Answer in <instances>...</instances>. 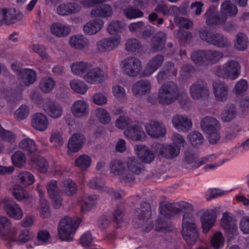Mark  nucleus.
<instances>
[{
    "label": "nucleus",
    "mask_w": 249,
    "mask_h": 249,
    "mask_svg": "<svg viewBox=\"0 0 249 249\" xmlns=\"http://www.w3.org/2000/svg\"><path fill=\"white\" fill-rule=\"evenodd\" d=\"M237 7L230 0L223 2L220 6V15H218L217 7L212 5L207 10L204 17L208 25H223L228 18L236 16Z\"/></svg>",
    "instance_id": "1"
},
{
    "label": "nucleus",
    "mask_w": 249,
    "mask_h": 249,
    "mask_svg": "<svg viewBox=\"0 0 249 249\" xmlns=\"http://www.w3.org/2000/svg\"><path fill=\"white\" fill-rule=\"evenodd\" d=\"M80 223V219L76 217L67 216L62 218L58 226V235L61 240L72 241Z\"/></svg>",
    "instance_id": "2"
},
{
    "label": "nucleus",
    "mask_w": 249,
    "mask_h": 249,
    "mask_svg": "<svg viewBox=\"0 0 249 249\" xmlns=\"http://www.w3.org/2000/svg\"><path fill=\"white\" fill-rule=\"evenodd\" d=\"M36 92L32 91L30 97L50 117L53 119L60 118L63 114V109L60 104L50 98H38L36 99Z\"/></svg>",
    "instance_id": "3"
},
{
    "label": "nucleus",
    "mask_w": 249,
    "mask_h": 249,
    "mask_svg": "<svg viewBox=\"0 0 249 249\" xmlns=\"http://www.w3.org/2000/svg\"><path fill=\"white\" fill-rule=\"evenodd\" d=\"M182 235L185 240L190 245L194 244L198 238L197 225L193 215L185 213L182 222Z\"/></svg>",
    "instance_id": "4"
},
{
    "label": "nucleus",
    "mask_w": 249,
    "mask_h": 249,
    "mask_svg": "<svg viewBox=\"0 0 249 249\" xmlns=\"http://www.w3.org/2000/svg\"><path fill=\"white\" fill-rule=\"evenodd\" d=\"M223 53L214 50L197 51L193 52L192 60L199 66L213 65L218 62L223 57Z\"/></svg>",
    "instance_id": "5"
},
{
    "label": "nucleus",
    "mask_w": 249,
    "mask_h": 249,
    "mask_svg": "<svg viewBox=\"0 0 249 249\" xmlns=\"http://www.w3.org/2000/svg\"><path fill=\"white\" fill-rule=\"evenodd\" d=\"M179 96L177 85L173 82L163 84L158 93V102L162 105H169L174 102Z\"/></svg>",
    "instance_id": "6"
},
{
    "label": "nucleus",
    "mask_w": 249,
    "mask_h": 249,
    "mask_svg": "<svg viewBox=\"0 0 249 249\" xmlns=\"http://www.w3.org/2000/svg\"><path fill=\"white\" fill-rule=\"evenodd\" d=\"M240 70L239 63L235 60H230L223 65L216 67L214 69V72L219 77L233 80L239 76Z\"/></svg>",
    "instance_id": "7"
},
{
    "label": "nucleus",
    "mask_w": 249,
    "mask_h": 249,
    "mask_svg": "<svg viewBox=\"0 0 249 249\" xmlns=\"http://www.w3.org/2000/svg\"><path fill=\"white\" fill-rule=\"evenodd\" d=\"M199 36L203 40L218 48L229 47L231 42L223 35L220 33H211L206 28L199 30Z\"/></svg>",
    "instance_id": "8"
},
{
    "label": "nucleus",
    "mask_w": 249,
    "mask_h": 249,
    "mask_svg": "<svg viewBox=\"0 0 249 249\" xmlns=\"http://www.w3.org/2000/svg\"><path fill=\"white\" fill-rule=\"evenodd\" d=\"M197 156L196 153L191 151L187 150L185 152L183 160V166L189 170L196 169L205 163L212 161L216 159L215 154L206 156L197 161Z\"/></svg>",
    "instance_id": "9"
},
{
    "label": "nucleus",
    "mask_w": 249,
    "mask_h": 249,
    "mask_svg": "<svg viewBox=\"0 0 249 249\" xmlns=\"http://www.w3.org/2000/svg\"><path fill=\"white\" fill-rule=\"evenodd\" d=\"M183 211L192 212L194 207L191 203L180 201L174 204H167L160 207V212L162 215L167 218L178 214Z\"/></svg>",
    "instance_id": "10"
},
{
    "label": "nucleus",
    "mask_w": 249,
    "mask_h": 249,
    "mask_svg": "<svg viewBox=\"0 0 249 249\" xmlns=\"http://www.w3.org/2000/svg\"><path fill=\"white\" fill-rule=\"evenodd\" d=\"M109 170L110 173L124 183L130 182L134 180V176L127 173L125 164L120 160L112 161L109 165Z\"/></svg>",
    "instance_id": "11"
},
{
    "label": "nucleus",
    "mask_w": 249,
    "mask_h": 249,
    "mask_svg": "<svg viewBox=\"0 0 249 249\" xmlns=\"http://www.w3.org/2000/svg\"><path fill=\"white\" fill-rule=\"evenodd\" d=\"M120 68L125 74L134 77L137 76L142 71V64L139 59L128 57L121 61Z\"/></svg>",
    "instance_id": "12"
},
{
    "label": "nucleus",
    "mask_w": 249,
    "mask_h": 249,
    "mask_svg": "<svg viewBox=\"0 0 249 249\" xmlns=\"http://www.w3.org/2000/svg\"><path fill=\"white\" fill-rule=\"evenodd\" d=\"M87 84L95 85L102 84L107 79V74L101 68L93 67L92 64L82 78Z\"/></svg>",
    "instance_id": "13"
},
{
    "label": "nucleus",
    "mask_w": 249,
    "mask_h": 249,
    "mask_svg": "<svg viewBox=\"0 0 249 249\" xmlns=\"http://www.w3.org/2000/svg\"><path fill=\"white\" fill-rule=\"evenodd\" d=\"M122 42V37L120 35L104 38L97 42L96 48L100 53L110 52L118 48Z\"/></svg>",
    "instance_id": "14"
},
{
    "label": "nucleus",
    "mask_w": 249,
    "mask_h": 249,
    "mask_svg": "<svg viewBox=\"0 0 249 249\" xmlns=\"http://www.w3.org/2000/svg\"><path fill=\"white\" fill-rule=\"evenodd\" d=\"M189 93L194 100H204L210 97V91L206 84L197 82L192 85L189 89Z\"/></svg>",
    "instance_id": "15"
},
{
    "label": "nucleus",
    "mask_w": 249,
    "mask_h": 249,
    "mask_svg": "<svg viewBox=\"0 0 249 249\" xmlns=\"http://www.w3.org/2000/svg\"><path fill=\"white\" fill-rule=\"evenodd\" d=\"M147 134L152 138L163 137L166 133L165 125L160 121L151 120L145 125Z\"/></svg>",
    "instance_id": "16"
},
{
    "label": "nucleus",
    "mask_w": 249,
    "mask_h": 249,
    "mask_svg": "<svg viewBox=\"0 0 249 249\" xmlns=\"http://www.w3.org/2000/svg\"><path fill=\"white\" fill-rule=\"evenodd\" d=\"M125 138L133 141L143 142L146 139V135L139 123L128 126L124 131Z\"/></svg>",
    "instance_id": "17"
},
{
    "label": "nucleus",
    "mask_w": 249,
    "mask_h": 249,
    "mask_svg": "<svg viewBox=\"0 0 249 249\" xmlns=\"http://www.w3.org/2000/svg\"><path fill=\"white\" fill-rule=\"evenodd\" d=\"M81 10V5L76 2H65L58 5L55 12L56 14L61 17H67L76 14Z\"/></svg>",
    "instance_id": "18"
},
{
    "label": "nucleus",
    "mask_w": 249,
    "mask_h": 249,
    "mask_svg": "<svg viewBox=\"0 0 249 249\" xmlns=\"http://www.w3.org/2000/svg\"><path fill=\"white\" fill-rule=\"evenodd\" d=\"M171 122L175 128L183 132H188L193 127L191 118L186 115L177 114L172 117Z\"/></svg>",
    "instance_id": "19"
},
{
    "label": "nucleus",
    "mask_w": 249,
    "mask_h": 249,
    "mask_svg": "<svg viewBox=\"0 0 249 249\" xmlns=\"http://www.w3.org/2000/svg\"><path fill=\"white\" fill-rule=\"evenodd\" d=\"M69 44L72 48L87 52L89 50V39L81 34L71 36L69 39Z\"/></svg>",
    "instance_id": "20"
},
{
    "label": "nucleus",
    "mask_w": 249,
    "mask_h": 249,
    "mask_svg": "<svg viewBox=\"0 0 249 249\" xmlns=\"http://www.w3.org/2000/svg\"><path fill=\"white\" fill-rule=\"evenodd\" d=\"M213 92L216 100L219 102L227 101L229 95V88L224 82L215 81L212 84Z\"/></svg>",
    "instance_id": "21"
},
{
    "label": "nucleus",
    "mask_w": 249,
    "mask_h": 249,
    "mask_svg": "<svg viewBox=\"0 0 249 249\" xmlns=\"http://www.w3.org/2000/svg\"><path fill=\"white\" fill-rule=\"evenodd\" d=\"M74 116L79 118L87 117L89 113V106L87 102L78 100L73 103L71 108Z\"/></svg>",
    "instance_id": "22"
},
{
    "label": "nucleus",
    "mask_w": 249,
    "mask_h": 249,
    "mask_svg": "<svg viewBox=\"0 0 249 249\" xmlns=\"http://www.w3.org/2000/svg\"><path fill=\"white\" fill-rule=\"evenodd\" d=\"M221 227L228 234H235L238 231L236 220L232 214L228 212L223 213L221 219Z\"/></svg>",
    "instance_id": "23"
},
{
    "label": "nucleus",
    "mask_w": 249,
    "mask_h": 249,
    "mask_svg": "<svg viewBox=\"0 0 249 249\" xmlns=\"http://www.w3.org/2000/svg\"><path fill=\"white\" fill-rule=\"evenodd\" d=\"M128 4L127 1L121 0L115 3L114 6L123 9L125 17L129 19L141 18L143 16V13L141 10L129 6L125 9L124 8Z\"/></svg>",
    "instance_id": "24"
},
{
    "label": "nucleus",
    "mask_w": 249,
    "mask_h": 249,
    "mask_svg": "<svg viewBox=\"0 0 249 249\" xmlns=\"http://www.w3.org/2000/svg\"><path fill=\"white\" fill-rule=\"evenodd\" d=\"M23 187L19 184L14 185L12 190V195L18 201L23 202L26 204H31L34 200V197L24 189Z\"/></svg>",
    "instance_id": "25"
},
{
    "label": "nucleus",
    "mask_w": 249,
    "mask_h": 249,
    "mask_svg": "<svg viewBox=\"0 0 249 249\" xmlns=\"http://www.w3.org/2000/svg\"><path fill=\"white\" fill-rule=\"evenodd\" d=\"M104 25V21L99 18L92 19L83 26V31L88 36H93L99 33Z\"/></svg>",
    "instance_id": "26"
},
{
    "label": "nucleus",
    "mask_w": 249,
    "mask_h": 249,
    "mask_svg": "<svg viewBox=\"0 0 249 249\" xmlns=\"http://www.w3.org/2000/svg\"><path fill=\"white\" fill-rule=\"evenodd\" d=\"M134 150L137 157L144 162L150 163L155 159L154 151L144 144H136Z\"/></svg>",
    "instance_id": "27"
},
{
    "label": "nucleus",
    "mask_w": 249,
    "mask_h": 249,
    "mask_svg": "<svg viewBox=\"0 0 249 249\" xmlns=\"http://www.w3.org/2000/svg\"><path fill=\"white\" fill-rule=\"evenodd\" d=\"M134 223L139 227L144 223L151 217L150 206L149 204L144 202L142 204L141 208L137 210L135 213Z\"/></svg>",
    "instance_id": "28"
},
{
    "label": "nucleus",
    "mask_w": 249,
    "mask_h": 249,
    "mask_svg": "<svg viewBox=\"0 0 249 249\" xmlns=\"http://www.w3.org/2000/svg\"><path fill=\"white\" fill-rule=\"evenodd\" d=\"M86 138L81 133L73 134L69 139L67 147L68 149L73 153L79 151L85 143Z\"/></svg>",
    "instance_id": "29"
},
{
    "label": "nucleus",
    "mask_w": 249,
    "mask_h": 249,
    "mask_svg": "<svg viewBox=\"0 0 249 249\" xmlns=\"http://www.w3.org/2000/svg\"><path fill=\"white\" fill-rule=\"evenodd\" d=\"M4 208L6 213L16 220L20 219L23 215L22 210L16 202L4 200Z\"/></svg>",
    "instance_id": "30"
},
{
    "label": "nucleus",
    "mask_w": 249,
    "mask_h": 249,
    "mask_svg": "<svg viewBox=\"0 0 249 249\" xmlns=\"http://www.w3.org/2000/svg\"><path fill=\"white\" fill-rule=\"evenodd\" d=\"M31 125L34 128L39 131L46 130L49 126L47 117L41 113L35 114L32 118Z\"/></svg>",
    "instance_id": "31"
},
{
    "label": "nucleus",
    "mask_w": 249,
    "mask_h": 249,
    "mask_svg": "<svg viewBox=\"0 0 249 249\" xmlns=\"http://www.w3.org/2000/svg\"><path fill=\"white\" fill-rule=\"evenodd\" d=\"M164 59L162 55H157L147 63L143 71L144 76H149L155 72L162 64Z\"/></svg>",
    "instance_id": "32"
},
{
    "label": "nucleus",
    "mask_w": 249,
    "mask_h": 249,
    "mask_svg": "<svg viewBox=\"0 0 249 249\" xmlns=\"http://www.w3.org/2000/svg\"><path fill=\"white\" fill-rule=\"evenodd\" d=\"M97 5L90 12L91 17L107 18L112 16L113 9L109 4L102 3Z\"/></svg>",
    "instance_id": "33"
},
{
    "label": "nucleus",
    "mask_w": 249,
    "mask_h": 249,
    "mask_svg": "<svg viewBox=\"0 0 249 249\" xmlns=\"http://www.w3.org/2000/svg\"><path fill=\"white\" fill-rule=\"evenodd\" d=\"M91 64L83 60L74 61L70 65L71 71L74 76L82 78Z\"/></svg>",
    "instance_id": "34"
},
{
    "label": "nucleus",
    "mask_w": 249,
    "mask_h": 249,
    "mask_svg": "<svg viewBox=\"0 0 249 249\" xmlns=\"http://www.w3.org/2000/svg\"><path fill=\"white\" fill-rule=\"evenodd\" d=\"M36 80L35 71L31 69H25L20 71L18 74L19 84L22 86H28Z\"/></svg>",
    "instance_id": "35"
},
{
    "label": "nucleus",
    "mask_w": 249,
    "mask_h": 249,
    "mask_svg": "<svg viewBox=\"0 0 249 249\" xmlns=\"http://www.w3.org/2000/svg\"><path fill=\"white\" fill-rule=\"evenodd\" d=\"M151 83L148 80H141L136 82L132 87V91L135 96H142L151 90Z\"/></svg>",
    "instance_id": "36"
},
{
    "label": "nucleus",
    "mask_w": 249,
    "mask_h": 249,
    "mask_svg": "<svg viewBox=\"0 0 249 249\" xmlns=\"http://www.w3.org/2000/svg\"><path fill=\"white\" fill-rule=\"evenodd\" d=\"M202 228L204 233L208 232L213 227L216 220L213 210L205 211L200 217Z\"/></svg>",
    "instance_id": "37"
},
{
    "label": "nucleus",
    "mask_w": 249,
    "mask_h": 249,
    "mask_svg": "<svg viewBox=\"0 0 249 249\" xmlns=\"http://www.w3.org/2000/svg\"><path fill=\"white\" fill-rule=\"evenodd\" d=\"M159 154L168 159H172L178 156L180 153L179 148L172 144H158Z\"/></svg>",
    "instance_id": "38"
},
{
    "label": "nucleus",
    "mask_w": 249,
    "mask_h": 249,
    "mask_svg": "<svg viewBox=\"0 0 249 249\" xmlns=\"http://www.w3.org/2000/svg\"><path fill=\"white\" fill-rule=\"evenodd\" d=\"M51 33L54 36L63 37L68 36L71 32L70 26L59 22H56L50 27Z\"/></svg>",
    "instance_id": "39"
},
{
    "label": "nucleus",
    "mask_w": 249,
    "mask_h": 249,
    "mask_svg": "<svg viewBox=\"0 0 249 249\" xmlns=\"http://www.w3.org/2000/svg\"><path fill=\"white\" fill-rule=\"evenodd\" d=\"M12 223L10 220L6 216H0V235L10 238L11 240L16 241V239L13 236L15 231L11 230Z\"/></svg>",
    "instance_id": "40"
},
{
    "label": "nucleus",
    "mask_w": 249,
    "mask_h": 249,
    "mask_svg": "<svg viewBox=\"0 0 249 249\" xmlns=\"http://www.w3.org/2000/svg\"><path fill=\"white\" fill-rule=\"evenodd\" d=\"M200 126L205 133L215 129H220V123L214 117L206 116L201 121Z\"/></svg>",
    "instance_id": "41"
},
{
    "label": "nucleus",
    "mask_w": 249,
    "mask_h": 249,
    "mask_svg": "<svg viewBox=\"0 0 249 249\" xmlns=\"http://www.w3.org/2000/svg\"><path fill=\"white\" fill-rule=\"evenodd\" d=\"M69 85L73 91L81 95L85 94L89 89L88 85L84 80L78 79L70 80Z\"/></svg>",
    "instance_id": "42"
},
{
    "label": "nucleus",
    "mask_w": 249,
    "mask_h": 249,
    "mask_svg": "<svg viewBox=\"0 0 249 249\" xmlns=\"http://www.w3.org/2000/svg\"><path fill=\"white\" fill-rule=\"evenodd\" d=\"M126 164L127 170L129 171V173L132 174L133 176L134 174L139 175L143 171V165L135 157L129 158Z\"/></svg>",
    "instance_id": "43"
},
{
    "label": "nucleus",
    "mask_w": 249,
    "mask_h": 249,
    "mask_svg": "<svg viewBox=\"0 0 249 249\" xmlns=\"http://www.w3.org/2000/svg\"><path fill=\"white\" fill-rule=\"evenodd\" d=\"M166 37L164 33L160 32L156 34L152 38L151 47L153 51L161 50L164 46Z\"/></svg>",
    "instance_id": "44"
},
{
    "label": "nucleus",
    "mask_w": 249,
    "mask_h": 249,
    "mask_svg": "<svg viewBox=\"0 0 249 249\" xmlns=\"http://www.w3.org/2000/svg\"><path fill=\"white\" fill-rule=\"evenodd\" d=\"M18 147L30 154L34 153L37 150V146L35 142L30 138L21 140L18 143Z\"/></svg>",
    "instance_id": "45"
},
{
    "label": "nucleus",
    "mask_w": 249,
    "mask_h": 249,
    "mask_svg": "<svg viewBox=\"0 0 249 249\" xmlns=\"http://www.w3.org/2000/svg\"><path fill=\"white\" fill-rule=\"evenodd\" d=\"M95 116L97 120L103 124H108L111 122L110 113L104 108H97L94 111Z\"/></svg>",
    "instance_id": "46"
},
{
    "label": "nucleus",
    "mask_w": 249,
    "mask_h": 249,
    "mask_svg": "<svg viewBox=\"0 0 249 249\" xmlns=\"http://www.w3.org/2000/svg\"><path fill=\"white\" fill-rule=\"evenodd\" d=\"M236 108L233 104L226 105L221 115V119L224 122H229L234 119L236 116Z\"/></svg>",
    "instance_id": "47"
},
{
    "label": "nucleus",
    "mask_w": 249,
    "mask_h": 249,
    "mask_svg": "<svg viewBox=\"0 0 249 249\" xmlns=\"http://www.w3.org/2000/svg\"><path fill=\"white\" fill-rule=\"evenodd\" d=\"M18 181L23 187L33 184L35 181L34 176L29 172L22 171L18 176Z\"/></svg>",
    "instance_id": "48"
},
{
    "label": "nucleus",
    "mask_w": 249,
    "mask_h": 249,
    "mask_svg": "<svg viewBox=\"0 0 249 249\" xmlns=\"http://www.w3.org/2000/svg\"><path fill=\"white\" fill-rule=\"evenodd\" d=\"M29 52L37 53L43 60H48L50 56L47 52V48L42 44L34 43L28 47Z\"/></svg>",
    "instance_id": "49"
},
{
    "label": "nucleus",
    "mask_w": 249,
    "mask_h": 249,
    "mask_svg": "<svg viewBox=\"0 0 249 249\" xmlns=\"http://www.w3.org/2000/svg\"><path fill=\"white\" fill-rule=\"evenodd\" d=\"M49 141L54 147H60L64 143L62 132L60 130H53L50 134Z\"/></svg>",
    "instance_id": "50"
},
{
    "label": "nucleus",
    "mask_w": 249,
    "mask_h": 249,
    "mask_svg": "<svg viewBox=\"0 0 249 249\" xmlns=\"http://www.w3.org/2000/svg\"><path fill=\"white\" fill-rule=\"evenodd\" d=\"M31 165L38 171L45 173L48 169V163L46 160L41 157H34L30 160Z\"/></svg>",
    "instance_id": "51"
},
{
    "label": "nucleus",
    "mask_w": 249,
    "mask_h": 249,
    "mask_svg": "<svg viewBox=\"0 0 249 249\" xmlns=\"http://www.w3.org/2000/svg\"><path fill=\"white\" fill-rule=\"evenodd\" d=\"M12 163L17 167L22 168L25 166L26 163L25 154L20 150L15 152L11 157Z\"/></svg>",
    "instance_id": "52"
},
{
    "label": "nucleus",
    "mask_w": 249,
    "mask_h": 249,
    "mask_svg": "<svg viewBox=\"0 0 249 249\" xmlns=\"http://www.w3.org/2000/svg\"><path fill=\"white\" fill-rule=\"evenodd\" d=\"M91 159L86 154L80 155L75 160V165L82 170H86L91 165Z\"/></svg>",
    "instance_id": "53"
},
{
    "label": "nucleus",
    "mask_w": 249,
    "mask_h": 249,
    "mask_svg": "<svg viewBox=\"0 0 249 249\" xmlns=\"http://www.w3.org/2000/svg\"><path fill=\"white\" fill-rule=\"evenodd\" d=\"M248 38L246 35L240 33L236 36L234 40V46L238 50H245L248 46Z\"/></svg>",
    "instance_id": "54"
},
{
    "label": "nucleus",
    "mask_w": 249,
    "mask_h": 249,
    "mask_svg": "<svg viewBox=\"0 0 249 249\" xmlns=\"http://www.w3.org/2000/svg\"><path fill=\"white\" fill-rule=\"evenodd\" d=\"M61 187L68 196L75 194L77 189L76 184L70 178L64 180L61 183Z\"/></svg>",
    "instance_id": "55"
},
{
    "label": "nucleus",
    "mask_w": 249,
    "mask_h": 249,
    "mask_svg": "<svg viewBox=\"0 0 249 249\" xmlns=\"http://www.w3.org/2000/svg\"><path fill=\"white\" fill-rule=\"evenodd\" d=\"M98 199L99 196L96 195L86 196L81 201L82 209L84 211H89L94 206Z\"/></svg>",
    "instance_id": "56"
},
{
    "label": "nucleus",
    "mask_w": 249,
    "mask_h": 249,
    "mask_svg": "<svg viewBox=\"0 0 249 249\" xmlns=\"http://www.w3.org/2000/svg\"><path fill=\"white\" fill-rule=\"evenodd\" d=\"M88 185L90 188L97 190L102 193H105L106 191L110 190L108 187L105 186L102 179L99 178H92L89 180Z\"/></svg>",
    "instance_id": "57"
},
{
    "label": "nucleus",
    "mask_w": 249,
    "mask_h": 249,
    "mask_svg": "<svg viewBox=\"0 0 249 249\" xmlns=\"http://www.w3.org/2000/svg\"><path fill=\"white\" fill-rule=\"evenodd\" d=\"M111 92L113 96L118 100H123L125 98L126 96L125 89L117 83H113Z\"/></svg>",
    "instance_id": "58"
},
{
    "label": "nucleus",
    "mask_w": 249,
    "mask_h": 249,
    "mask_svg": "<svg viewBox=\"0 0 249 249\" xmlns=\"http://www.w3.org/2000/svg\"><path fill=\"white\" fill-rule=\"evenodd\" d=\"M225 239L221 232L218 231L215 232L213 236L211 244L212 247L214 249H220L224 247Z\"/></svg>",
    "instance_id": "59"
},
{
    "label": "nucleus",
    "mask_w": 249,
    "mask_h": 249,
    "mask_svg": "<svg viewBox=\"0 0 249 249\" xmlns=\"http://www.w3.org/2000/svg\"><path fill=\"white\" fill-rule=\"evenodd\" d=\"M55 86V82L51 77L43 78L40 82L39 87L44 93H49Z\"/></svg>",
    "instance_id": "60"
},
{
    "label": "nucleus",
    "mask_w": 249,
    "mask_h": 249,
    "mask_svg": "<svg viewBox=\"0 0 249 249\" xmlns=\"http://www.w3.org/2000/svg\"><path fill=\"white\" fill-rule=\"evenodd\" d=\"M29 114V107L25 105H22L15 112L14 118L18 121H21L26 119Z\"/></svg>",
    "instance_id": "61"
},
{
    "label": "nucleus",
    "mask_w": 249,
    "mask_h": 249,
    "mask_svg": "<svg viewBox=\"0 0 249 249\" xmlns=\"http://www.w3.org/2000/svg\"><path fill=\"white\" fill-rule=\"evenodd\" d=\"M124 25L118 20H113L108 25L107 31L110 35H114L122 32Z\"/></svg>",
    "instance_id": "62"
},
{
    "label": "nucleus",
    "mask_w": 249,
    "mask_h": 249,
    "mask_svg": "<svg viewBox=\"0 0 249 249\" xmlns=\"http://www.w3.org/2000/svg\"><path fill=\"white\" fill-rule=\"evenodd\" d=\"M0 138L6 142H14L17 139L16 135L12 131L5 129L0 124Z\"/></svg>",
    "instance_id": "63"
},
{
    "label": "nucleus",
    "mask_w": 249,
    "mask_h": 249,
    "mask_svg": "<svg viewBox=\"0 0 249 249\" xmlns=\"http://www.w3.org/2000/svg\"><path fill=\"white\" fill-rule=\"evenodd\" d=\"M188 138L190 143L194 146L201 145L204 141L202 135L197 131H194L190 133L188 136Z\"/></svg>",
    "instance_id": "64"
}]
</instances>
